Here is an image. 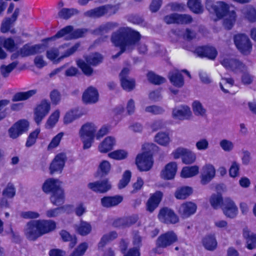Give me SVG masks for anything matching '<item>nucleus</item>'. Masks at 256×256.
Returning <instances> with one entry per match:
<instances>
[{
    "label": "nucleus",
    "mask_w": 256,
    "mask_h": 256,
    "mask_svg": "<svg viewBox=\"0 0 256 256\" xmlns=\"http://www.w3.org/2000/svg\"><path fill=\"white\" fill-rule=\"evenodd\" d=\"M140 34L134 29L126 26L120 27L114 32L110 36V41L120 50L112 58L115 59L124 52L126 50L132 48L138 44L140 40Z\"/></svg>",
    "instance_id": "f257e3e1"
},
{
    "label": "nucleus",
    "mask_w": 256,
    "mask_h": 256,
    "mask_svg": "<svg viewBox=\"0 0 256 256\" xmlns=\"http://www.w3.org/2000/svg\"><path fill=\"white\" fill-rule=\"evenodd\" d=\"M25 235L30 240H36L42 235L54 230L56 222L52 220H38L27 223Z\"/></svg>",
    "instance_id": "f03ea898"
},
{
    "label": "nucleus",
    "mask_w": 256,
    "mask_h": 256,
    "mask_svg": "<svg viewBox=\"0 0 256 256\" xmlns=\"http://www.w3.org/2000/svg\"><path fill=\"white\" fill-rule=\"evenodd\" d=\"M43 192L46 194H50V202L54 206L63 204L65 201L64 190L60 186V182L54 178L46 179L42 186Z\"/></svg>",
    "instance_id": "7ed1b4c3"
},
{
    "label": "nucleus",
    "mask_w": 256,
    "mask_h": 256,
    "mask_svg": "<svg viewBox=\"0 0 256 256\" xmlns=\"http://www.w3.org/2000/svg\"><path fill=\"white\" fill-rule=\"evenodd\" d=\"M102 56L100 54L96 52L92 56H86L85 58L86 62L82 59H78L76 60V64L84 74L90 76L94 72V70L91 66H96L102 62Z\"/></svg>",
    "instance_id": "20e7f679"
},
{
    "label": "nucleus",
    "mask_w": 256,
    "mask_h": 256,
    "mask_svg": "<svg viewBox=\"0 0 256 256\" xmlns=\"http://www.w3.org/2000/svg\"><path fill=\"white\" fill-rule=\"evenodd\" d=\"M178 240L176 234L174 230H168L160 234L156 241V246L154 250L160 254L158 249H164L172 246Z\"/></svg>",
    "instance_id": "39448f33"
},
{
    "label": "nucleus",
    "mask_w": 256,
    "mask_h": 256,
    "mask_svg": "<svg viewBox=\"0 0 256 256\" xmlns=\"http://www.w3.org/2000/svg\"><path fill=\"white\" fill-rule=\"evenodd\" d=\"M96 132V126L92 123L85 124L82 126L80 130V134L84 144V149H88L91 147Z\"/></svg>",
    "instance_id": "423d86ee"
},
{
    "label": "nucleus",
    "mask_w": 256,
    "mask_h": 256,
    "mask_svg": "<svg viewBox=\"0 0 256 256\" xmlns=\"http://www.w3.org/2000/svg\"><path fill=\"white\" fill-rule=\"evenodd\" d=\"M116 12L114 5L106 4L88 10L84 13V15L90 18H100L104 16H112Z\"/></svg>",
    "instance_id": "0eeeda50"
},
{
    "label": "nucleus",
    "mask_w": 256,
    "mask_h": 256,
    "mask_svg": "<svg viewBox=\"0 0 256 256\" xmlns=\"http://www.w3.org/2000/svg\"><path fill=\"white\" fill-rule=\"evenodd\" d=\"M205 6L208 12L214 13L218 19L223 18L228 12L229 6L224 2H219L216 4L214 0H206Z\"/></svg>",
    "instance_id": "6e6552de"
},
{
    "label": "nucleus",
    "mask_w": 256,
    "mask_h": 256,
    "mask_svg": "<svg viewBox=\"0 0 256 256\" xmlns=\"http://www.w3.org/2000/svg\"><path fill=\"white\" fill-rule=\"evenodd\" d=\"M234 43L238 50L243 54H249L252 50V44L249 38L244 34L234 35Z\"/></svg>",
    "instance_id": "1a4fd4ad"
},
{
    "label": "nucleus",
    "mask_w": 256,
    "mask_h": 256,
    "mask_svg": "<svg viewBox=\"0 0 256 256\" xmlns=\"http://www.w3.org/2000/svg\"><path fill=\"white\" fill-rule=\"evenodd\" d=\"M154 164L152 154L148 152H143L137 155L136 158V164L140 172L148 171Z\"/></svg>",
    "instance_id": "9d476101"
},
{
    "label": "nucleus",
    "mask_w": 256,
    "mask_h": 256,
    "mask_svg": "<svg viewBox=\"0 0 256 256\" xmlns=\"http://www.w3.org/2000/svg\"><path fill=\"white\" fill-rule=\"evenodd\" d=\"M29 126V122L26 120L20 119L18 120L8 130L10 137L12 139L18 138L28 130Z\"/></svg>",
    "instance_id": "9b49d317"
},
{
    "label": "nucleus",
    "mask_w": 256,
    "mask_h": 256,
    "mask_svg": "<svg viewBox=\"0 0 256 256\" xmlns=\"http://www.w3.org/2000/svg\"><path fill=\"white\" fill-rule=\"evenodd\" d=\"M172 154L174 159L181 158L182 162L186 164L194 163L196 159V156L194 152L183 148H177Z\"/></svg>",
    "instance_id": "f8f14e48"
},
{
    "label": "nucleus",
    "mask_w": 256,
    "mask_h": 256,
    "mask_svg": "<svg viewBox=\"0 0 256 256\" xmlns=\"http://www.w3.org/2000/svg\"><path fill=\"white\" fill-rule=\"evenodd\" d=\"M164 21L167 24H190L193 21L192 16L188 14H179L172 13L166 16L164 18Z\"/></svg>",
    "instance_id": "ddd939ff"
},
{
    "label": "nucleus",
    "mask_w": 256,
    "mask_h": 256,
    "mask_svg": "<svg viewBox=\"0 0 256 256\" xmlns=\"http://www.w3.org/2000/svg\"><path fill=\"white\" fill-rule=\"evenodd\" d=\"M158 218L161 222L166 224H176L179 221L178 216L174 212L168 207L160 209Z\"/></svg>",
    "instance_id": "4468645a"
},
{
    "label": "nucleus",
    "mask_w": 256,
    "mask_h": 256,
    "mask_svg": "<svg viewBox=\"0 0 256 256\" xmlns=\"http://www.w3.org/2000/svg\"><path fill=\"white\" fill-rule=\"evenodd\" d=\"M194 53L200 58H206L210 60H214L218 56L216 49L213 46L204 45L196 46Z\"/></svg>",
    "instance_id": "2eb2a0df"
},
{
    "label": "nucleus",
    "mask_w": 256,
    "mask_h": 256,
    "mask_svg": "<svg viewBox=\"0 0 256 256\" xmlns=\"http://www.w3.org/2000/svg\"><path fill=\"white\" fill-rule=\"evenodd\" d=\"M50 109V104L47 100H42L36 106L34 110L35 122L39 124L48 114Z\"/></svg>",
    "instance_id": "dca6fc26"
},
{
    "label": "nucleus",
    "mask_w": 256,
    "mask_h": 256,
    "mask_svg": "<svg viewBox=\"0 0 256 256\" xmlns=\"http://www.w3.org/2000/svg\"><path fill=\"white\" fill-rule=\"evenodd\" d=\"M129 69L124 68L120 74V84L123 88L127 92H130L133 90L136 86V82L134 79H128Z\"/></svg>",
    "instance_id": "f3484780"
},
{
    "label": "nucleus",
    "mask_w": 256,
    "mask_h": 256,
    "mask_svg": "<svg viewBox=\"0 0 256 256\" xmlns=\"http://www.w3.org/2000/svg\"><path fill=\"white\" fill-rule=\"evenodd\" d=\"M66 157L64 154L60 153L56 154L51 162L50 170L51 174L55 172L60 173L64 166Z\"/></svg>",
    "instance_id": "a211bd4d"
},
{
    "label": "nucleus",
    "mask_w": 256,
    "mask_h": 256,
    "mask_svg": "<svg viewBox=\"0 0 256 256\" xmlns=\"http://www.w3.org/2000/svg\"><path fill=\"white\" fill-rule=\"evenodd\" d=\"M196 204L192 202H186L182 204L178 212L182 218H186L194 214L196 210Z\"/></svg>",
    "instance_id": "6ab92c4d"
},
{
    "label": "nucleus",
    "mask_w": 256,
    "mask_h": 256,
    "mask_svg": "<svg viewBox=\"0 0 256 256\" xmlns=\"http://www.w3.org/2000/svg\"><path fill=\"white\" fill-rule=\"evenodd\" d=\"M163 197V194L160 190H156L150 194L149 198L146 203V209L147 211L152 213L158 206Z\"/></svg>",
    "instance_id": "aec40b11"
},
{
    "label": "nucleus",
    "mask_w": 256,
    "mask_h": 256,
    "mask_svg": "<svg viewBox=\"0 0 256 256\" xmlns=\"http://www.w3.org/2000/svg\"><path fill=\"white\" fill-rule=\"evenodd\" d=\"M88 187L92 191L98 193H104L111 188V184L108 178H105L102 180L90 182Z\"/></svg>",
    "instance_id": "412c9836"
},
{
    "label": "nucleus",
    "mask_w": 256,
    "mask_h": 256,
    "mask_svg": "<svg viewBox=\"0 0 256 256\" xmlns=\"http://www.w3.org/2000/svg\"><path fill=\"white\" fill-rule=\"evenodd\" d=\"M222 208L226 217L234 218L238 214V209L237 206L234 201L229 198L224 199Z\"/></svg>",
    "instance_id": "4be33fe9"
},
{
    "label": "nucleus",
    "mask_w": 256,
    "mask_h": 256,
    "mask_svg": "<svg viewBox=\"0 0 256 256\" xmlns=\"http://www.w3.org/2000/svg\"><path fill=\"white\" fill-rule=\"evenodd\" d=\"M216 175V170L214 166L210 164L204 166L202 168L200 176V182L205 185L209 183Z\"/></svg>",
    "instance_id": "5701e85b"
},
{
    "label": "nucleus",
    "mask_w": 256,
    "mask_h": 256,
    "mask_svg": "<svg viewBox=\"0 0 256 256\" xmlns=\"http://www.w3.org/2000/svg\"><path fill=\"white\" fill-rule=\"evenodd\" d=\"M82 100L86 104H94L98 100V92L94 87L90 86L84 92L82 96Z\"/></svg>",
    "instance_id": "b1692460"
},
{
    "label": "nucleus",
    "mask_w": 256,
    "mask_h": 256,
    "mask_svg": "<svg viewBox=\"0 0 256 256\" xmlns=\"http://www.w3.org/2000/svg\"><path fill=\"white\" fill-rule=\"evenodd\" d=\"M177 171V164L176 162H170L166 164L160 173L161 178L164 180L173 179Z\"/></svg>",
    "instance_id": "393cba45"
},
{
    "label": "nucleus",
    "mask_w": 256,
    "mask_h": 256,
    "mask_svg": "<svg viewBox=\"0 0 256 256\" xmlns=\"http://www.w3.org/2000/svg\"><path fill=\"white\" fill-rule=\"evenodd\" d=\"M222 64L226 68H229L232 71H242L246 66L242 62L235 58L224 59Z\"/></svg>",
    "instance_id": "a878e982"
},
{
    "label": "nucleus",
    "mask_w": 256,
    "mask_h": 256,
    "mask_svg": "<svg viewBox=\"0 0 256 256\" xmlns=\"http://www.w3.org/2000/svg\"><path fill=\"white\" fill-rule=\"evenodd\" d=\"M123 200L122 196H104L101 198V204L104 208H112L120 204Z\"/></svg>",
    "instance_id": "bb28decb"
},
{
    "label": "nucleus",
    "mask_w": 256,
    "mask_h": 256,
    "mask_svg": "<svg viewBox=\"0 0 256 256\" xmlns=\"http://www.w3.org/2000/svg\"><path fill=\"white\" fill-rule=\"evenodd\" d=\"M42 48L40 44H35L30 46L28 44H24L20 50V53L22 57H26L31 55L36 54L40 52Z\"/></svg>",
    "instance_id": "cd10ccee"
},
{
    "label": "nucleus",
    "mask_w": 256,
    "mask_h": 256,
    "mask_svg": "<svg viewBox=\"0 0 256 256\" xmlns=\"http://www.w3.org/2000/svg\"><path fill=\"white\" fill-rule=\"evenodd\" d=\"M115 138L109 136L106 138L98 146L99 151L102 153H106L111 150L115 145Z\"/></svg>",
    "instance_id": "c85d7f7f"
},
{
    "label": "nucleus",
    "mask_w": 256,
    "mask_h": 256,
    "mask_svg": "<svg viewBox=\"0 0 256 256\" xmlns=\"http://www.w3.org/2000/svg\"><path fill=\"white\" fill-rule=\"evenodd\" d=\"M202 243L204 248L210 251L214 250L218 245L217 241L214 234L206 235L202 240Z\"/></svg>",
    "instance_id": "c756f323"
},
{
    "label": "nucleus",
    "mask_w": 256,
    "mask_h": 256,
    "mask_svg": "<svg viewBox=\"0 0 256 256\" xmlns=\"http://www.w3.org/2000/svg\"><path fill=\"white\" fill-rule=\"evenodd\" d=\"M168 78L172 85L175 86L180 88L184 84V76L178 70L170 72Z\"/></svg>",
    "instance_id": "7c9ffc66"
},
{
    "label": "nucleus",
    "mask_w": 256,
    "mask_h": 256,
    "mask_svg": "<svg viewBox=\"0 0 256 256\" xmlns=\"http://www.w3.org/2000/svg\"><path fill=\"white\" fill-rule=\"evenodd\" d=\"M192 188L188 186H183L178 188L174 192L178 200H185L192 193Z\"/></svg>",
    "instance_id": "2f4dec72"
},
{
    "label": "nucleus",
    "mask_w": 256,
    "mask_h": 256,
    "mask_svg": "<svg viewBox=\"0 0 256 256\" xmlns=\"http://www.w3.org/2000/svg\"><path fill=\"white\" fill-rule=\"evenodd\" d=\"M225 16L227 17L224 20V26L226 29L228 30H231L236 21V12L234 10L230 11L229 8L228 12L226 14Z\"/></svg>",
    "instance_id": "473e14b6"
},
{
    "label": "nucleus",
    "mask_w": 256,
    "mask_h": 256,
    "mask_svg": "<svg viewBox=\"0 0 256 256\" xmlns=\"http://www.w3.org/2000/svg\"><path fill=\"white\" fill-rule=\"evenodd\" d=\"M60 234L63 242H70L69 247L72 248L75 246L77 243V238L75 235H71L66 230H62Z\"/></svg>",
    "instance_id": "72a5a7b5"
},
{
    "label": "nucleus",
    "mask_w": 256,
    "mask_h": 256,
    "mask_svg": "<svg viewBox=\"0 0 256 256\" xmlns=\"http://www.w3.org/2000/svg\"><path fill=\"white\" fill-rule=\"evenodd\" d=\"M187 5L190 11L194 14H201L204 12L200 0H188Z\"/></svg>",
    "instance_id": "f704fd0d"
},
{
    "label": "nucleus",
    "mask_w": 256,
    "mask_h": 256,
    "mask_svg": "<svg viewBox=\"0 0 256 256\" xmlns=\"http://www.w3.org/2000/svg\"><path fill=\"white\" fill-rule=\"evenodd\" d=\"M73 30V26H67L58 30L55 35L54 36L48 38L46 40H54L56 38H62L64 36H66L68 40L69 39V36H71L72 32Z\"/></svg>",
    "instance_id": "c9c22d12"
},
{
    "label": "nucleus",
    "mask_w": 256,
    "mask_h": 256,
    "mask_svg": "<svg viewBox=\"0 0 256 256\" xmlns=\"http://www.w3.org/2000/svg\"><path fill=\"white\" fill-rule=\"evenodd\" d=\"M36 92V90H32L24 92H18L16 93L12 98V102H18L26 100Z\"/></svg>",
    "instance_id": "e433bc0d"
},
{
    "label": "nucleus",
    "mask_w": 256,
    "mask_h": 256,
    "mask_svg": "<svg viewBox=\"0 0 256 256\" xmlns=\"http://www.w3.org/2000/svg\"><path fill=\"white\" fill-rule=\"evenodd\" d=\"M244 18L250 22H256V9L252 6H249L242 10Z\"/></svg>",
    "instance_id": "4c0bfd02"
},
{
    "label": "nucleus",
    "mask_w": 256,
    "mask_h": 256,
    "mask_svg": "<svg viewBox=\"0 0 256 256\" xmlns=\"http://www.w3.org/2000/svg\"><path fill=\"white\" fill-rule=\"evenodd\" d=\"M199 171V168L197 166H184L181 172V176L184 178H188L196 176Z\"/></svg>",
    "instance_id": "58836bf2"
},
{
    "label": "nucleus",
    "mask_w": 256,
    "mask_h": 256,
    "mask_svg": "<svg viewBox=\"0 0 256 256\" xmlns=\"http://www.w3.org/2000/svg\"><path fill=\"white\" fill-rule=\"evenodd\" d=\"M210 202L214 209L222 208L224 203V200L220 193L212 194L210 196Z\"/></svg>",
    "instance_id": "ea45409f"
},
{
    "label": "nucleus",
    "mask_w": 256,
    "mask_h": 256,
    "mask_svg": "<svg viewBox=\"0 0 256 256\" xmlns=\"http://www.w3.org/2000/svg\"><path fill=\"white\" fill-rule=\"evenodd\" d=\"M110 164L108 161L103 160L99 164L98 169V175L102 178L106 176L110 172Z\"/></svg>",
    "instance_id": "a19ab883"
},
{
    "label": "nucleus",
    "mask_w": 256,
    "mask_h": 256,
    "mask_svg": "<svg viewBox=\"0 0 256 256\" xmlns=\"http://www.w3.org/2000/svg\"><path fill=\"white\" fill-rule=\"evenodd\" d=\"M76 231L80 236H85L92 231V226L89 222L81 220L76 228Z\"/></svg>",
    "instance_id": "79ce46f5"
},
{
    "label": "nucleus",
    "mask_w": 256,
    "mask_h": 256,
    "mask_svg": "<svg viewBox=\"0 0 256 256\" xmlns=\"http://www.w3.org/2000/svg\"><path fill=\"white\" fill-rule=\"evenodd\" d=\"M147 78L150 82L155 85H160L166 82V79L164 77L156 74L152 71L148 72Z\"/></svg>",
    "instance_id": "37998d69"
},
{
    "label": "nucleus",
    "mask_w": 256,
    "mask_h": 256,
    "mask_svg": "<svg viewBox=\"0 0 256 256\" xmlns=\"http://www.w3.org/2000/svg\"><path fill=\"white\" fill-rule=\"evenodd\" d=\"M244 236L246 239V248L248 250H252L256 248V234H250V232L244 231Z\"/></svg>",
    "instance_id": "c03bdc74"
},
{
    "label": "nucleus",
    "mask_w": 256,
    "mask_h": 256,
    "mask_svg": "<svg viewBox=\"0 0 256 256\" xmlns=\"http://www.w3.org/2000/svg\"><path fill=\"white\" fill-rule=\"evenodd\" d=\"M60 116V112L58 110H55L48 118L46 124V128H54L58 121Z\"/></svg>",
    "instance_id": "a18cd8bd"
},
{
    "label": "nucleus",
    "mask_w": 256,
    "mask_h": 256,
    "mask_svg": "<svg viewBox=\"0 0 256 256\" xmlns=\"http://www.w3.org/2000/svg\"><path fill=\"white\" fill-rule=\"evenodd\" d=\"M154 140L161 146H166L169 144L170 138L168 134L164 132H159L156 135Z\"/></svg>",
    "instance_id": "49530a36"
},
{
    "label": "nucleus",
    "mask_w": 256,
    "mask_h": 256,
    "mask_svg": "<svg viewBox=\"0 0 256 256\" xmlns=\"http://www.w3.org/2000/svg\"><path fill=\"white\" fill-rule=\"evenodd\" d=\"M117 237L118 234L115 231H112L108 234H104L98 243V246H104L108 242L115 240Z\"/></svg>",
    "instance_id": "de8ad7c7"
},
{
    "label": "nucleus",
    "mask_w": 256,
    "mask_h": 256,
    "mask_svg": "<svg viewBox=\"0 0 256 256\" xmlns=\"http://www.w3.org/2000/svg\"><path fill=\"white\" fill-rule=\"evenodd\" d=\"M62 205L63 204L59 206H58V207L56 208H50V210H48L46 213V216L49 218L56 217L58 216H59L60 214H62V212H64L65 211L66 207L70 206L69 205Z\"/></svg>",
    "instance_id": "09e8293b"
},
{
    "label": "nucleus",
    "mask_w": 256,
    "mask_h": 256,
    "mask_svg": "<svg viewBox=\"0 0 256 256\" xmlns=\"http://www.w3.org/2000/svg\"><path fill=\"white\" fill-rule=\"evenodd\" d=\"M40 133V130L36 128L30 134L26 142V147L30 148L35 144Z\"/></svg>",
    "instance_id": "8fccbe9b"
},
{
    "label": "nucleus",
    "mask_w": 256,
    "mask_h": 256,
    "mask_svg": "<svg viewBox=\"0 0 256 256\" xmlns=\"http://www.w3.org/2000/svg\"><path fill=\"white\" fill-rule=\"evenodd\" d=\"M174 118L179 120H184L186 118L191 114V112L188 107H186L184 110H177L173 111L172 113Z\"/></svg>",
    "instance_id": "3c124183"
},
{
    "label": "nucleus",
    "mask_w": 256,
    "mask_h": 256,
    "mask_svg": "<svg viewBox=\"0 0 256 256\" xmlns=\"http://www.w3.org/2000/svg\"><path fill=\"white\" fill-rule=\"evenodd\" d=\"M132 177V173L130 170H126L122 174V179L120 180L118 187L122 189L125 188L130 182Z\"/></svg>",
    "instance_id": "603ef678"
},
{
    "label": "nucleus",
    "mask_w": 256,
    "mask_h": 256,
    "mask_svg": "<svg viewBox=\"0 0 256 256\" xmlns=\"http://www.w3.org/2000/svg\"><path fill=\"white\" fill-rule=\"evenodd\" d=\"M132 177V173L130 170H126L122 174V179L120 180L118 187L122 189L125 188L130 182Z\"/></svg>",
    "instance_id": "864d4df0"
},
{
    "label": "nucleus",
    "mask_w": 256,
    "mask_h": 256,
    "mask_svg": "<svg viewBox=\"0 0 256 256\" xmlns=\"http://www.w3.org/2000/svg\"><path fill=\"white\" fill-rule=\"evenodd\" d=\"M88 248L86 242L80 244L78 247L70 254L69 256H82Z\"/></svg>",
    "instance_id": "5fc2aeb1"
},
{
    "label": "nucleus",
    "mask_w": 256,
    "mask_h": 256,
    "mask_svg": "<svg viewBox=\"0 0 256 256\" xmlns=\"http://www.w3.org/2000/svg\"><path fill=\"white\" fill-rule=\"evenodd\" d=\"M78 12V10L74 8H62L58 13L60 18L68 20L74 13Z\"/></svg>",
    "instance_id": "6e6d98bb"
},
{
    "label": "nucleus",
    "mask_w": 256,
    "mask_h": 256,
    "mask_svg": "<svg viewBox=\"0 0 256 256\" xmlns=\"http://www.w3.org/2000/svg\"><path fill=\"white\" fill-rule=\"evenodd\" d=\"M64 135V133L63 132H60L54 136L48 144V150H51L56 148L60 144Z\"/></svg>",
    "instance_id": "4d7b16f0"
},
{
    "label": "nucleus",
    "mask_w": 256,
    "mask_h": 256,
    "mask_svg": "<svg viewBox=\"0 0 256 256\" xmlns=\"http://www.w3.org/2000/svg\"><path fill=\"white\" fill-rule=\"evenodd\" d=\"M192 106L196 115L204 116L205 114L206 110L199 101L194 100L192 104Z\"/></svg>",
    "instance_id": "13d9d810"
},
{
    "label": "nucleus",
    "mask_w": 256,
    "mask_h": 256,
    "mask_svg": "<svg viewBox=\"0 0 256 256\" xmlns=\"http://www.w3.org/2000/svg\"><path fill=\"white\" fill-rule=\"evenodd\" d=\"M128 154L124 150H119L112 152L108 154V156L114 160H120L126 158Z\"/></svg>",
    "instance_id": "bf43d9fd"
},
{
    "label": "nucleus",
    "mask_w": 256,
    "mask_h": 256,
    "mask_svg": "<svg viewBox=\"0 0 256 256\" xmlns=\"http://www.w3.org/2000/svg\"><path fill=\"white\" fill-rule=\"evenodd\" d=\"M58 56L59 52L57 49L50 50L46 52L47 58L54 62H58L64 58L62 56L58 58Z\"/></svg>",
    "instance_id": "052dcab7"
},
{
    "label": "nucleus",
    "mask_w": 256,
    "mask_h": 256,
    "mask_svg": "<svg viewBox=\"0 0 256 256\" xmlns=\"http://www.w3.org/2000/svg\"><path fill=\"white\" fill-rule=\"evenodd\" d=\"M16 194V189L14 185L8 184L2 191V195L8 198H12Z\"/></svg>",
    "instance_id": "680f3d73"
},
{
    "label": "nucleus",
    "mask_w": 256,
    "mask_h": 256,
    "mask_svg": "<svg viewBox=\"0 0 256 256\" xmlns=\"http://www.w3.org/2000/svg\"><path fill=\"white\" fill-rule=\"evenodd\" d=\"M18 62H13L7 66H4L2 67V72L4 77L7 76L8 74L14 70L17 66Z\"/></svg>",
    "instance_id": "e2e57ef3"
},
{
    "label": "nucleus",
    "mask_w": 256,
    "mask_h": 256,
    "mask_svg": "<svg viewBox=\"0 0 256 256\" xmlns=\"http://www.w3.org/2000/svg\"><path fill=\"white\" fill-rule=\"evenodd\" d=\"M4 47L8 51L12 52L16 48V45L14 40L12 38L5 39L3 42Z\"/></svg>",
    "instance_id": "0e129e2a"
},
{
    "label": "nucleus",
    "mask_w": 256,
    "mask_h": 256,
    "mask_svg": "<svg viewBox=\"0 0 256 256\" xmlns=\"http://www.w3.org/2000/svg\"><path fill=\"white\" fill-rule=\"evenodd\" d=\"M50 98L52 104L57 105L60 101L61 95L58 90L54 89L50 93Z\"/></svg>",
    "instance_id": "69168bd1"
},
{
    "label": "nucleus",
    "mask_w": 256,
    "mask_h": 256,
    "mask_svg": "<svg viewBox=\"0 0 256 256\" xmlns=\"http://www.w3.org/2000/svg\"><path fill=\"white\" fill-rule=\"evenodd\" d=\"M240 166L235 161L232 162V164L229 169V175L232 178H236L239 174Z\"/></svg>",
    "instance_id": "338daca9"
},
{
    "label": "nucleus",
    "mask_w": 256,
    "mask_h": 256,
    "mask_svg": "<svg viewBox=\"0 0 256 256\" xmlns=\"http://www.w3.org/2000/svg\"><path fill=\"white\" fill-rule=\"evenodd\" d=\"M128 21L134 24H142L144 22L143 18L137 14H132L128 18Z\"/></svg>",
    "instance_id": "774afa93"
}]
</instances>
